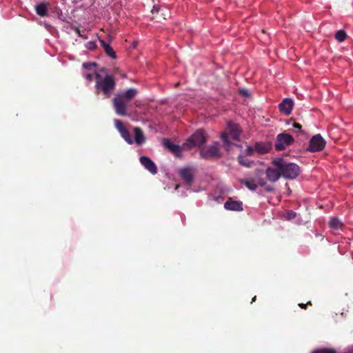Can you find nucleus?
<instances>
[{
  "instance_id": "12",
  "label": "nucleus",
  "mask_w": 353,
  "mask_h": 353,
  "mask_svg": "<svg viewBox=\"0 0 353 353\" xmlns=\"http://www.w3.org/2000/svg\"><path fill=\"white\" fill-rule=\"evenodd\" d=\"M179 174L185 184L190 187L193 182V170L190 168H184L179 171Z\"/></svg>"
},
{
  "instance_id": "15",
  "label": "nucleus",
  "mask_w": 353,
  "mask_h": 353,
  "mask_svg": "<svg viewBox=\"0 0 353 353\" xmlns=\"http://www.w3.org/2000/svg\"><path fill=\"white\" fill-rule=\"evenodd\" d=\"M254 149L259 154H266L271 149V145L266 142H256L254 144Z\"/></svg>"
},
{
  "instance_id": "7",
  "label": "nucleus",
  "mask_w": 353,
  "mask_h": 353,
  "mask_svg": "<svg viewBox=\"0 0 353 353\" xmlns=\"http://www.w3.org/2000/svg\"><path fill=\"white\" fill-rule=\"evenodd\" d=\"M200 154L206 159L219 157V143L215 142L213 145L201 147Z\"/></svg>"
},
{
  "instance_id": "9",
  "label": "nucleus",
  "mask_w": 353,
  "mask_h": 353,
  "mask_svg": "<svg viewBox=\"0 0 353 353\" xmlns=\"http://www.w3.org/2000/svg\"><path fill=\"white\" fill-rule=\"evenodd\" d=\"M114 126L119 132L122 138L129 144H132L134 143V140L131 137L130 132L128 129L124 127L122 122L119 119L114 120Z\"/></svg>"
},
{
  "instance_id": "5",
  "label": "nucleus",
  "mask_w": 353,
  "mask_h": 353,
  "mask_svg": "<svg viewBox=\"0 0 353 353\" xmlns=\"http://www.w3.org/2000/svg\"><path fill=\"white\" fill-rule=\"evenodd\" d=\"M207 141L204 131L197 130L183 144V149L188 150L193 147H201Z\"/></svg>"
},
{
  "instance_id": "13",
  "label": "nucleus",
  "mask_w": 353,
  "mask_h": 353,
  "mask_svg": "<svg viewBox=\"0 0 353 353\" xmlns=\"http://www.w3.org/2000/svg\"><path fill=\"white\" fill-rule=\"evenodd\" d=\"M293 105V101L291 99L286 98L279 104V108L281 112L285 115H289L292 112Z\"/></svg>"
},
{
  "instance_id": "19",
  "label": "nucleus",
  "mask_w": 353,
  "mask_h": 353,
  "mask_svg": "<svg viewBox=\"0 0 353 353\" xmlns=\"http://www.w3.org/2000/svg\"><path fill=\"white\" fill-rule=\"evenodd\" d=\"M99 41L107 55H108L112 59H116V53L112 49V48L110 46V44L106 43L104 40L100 39Z\"/></svg>"
},
{
  "instance_id": "37",
  "label": "nucleus",
  "mask_w": 353,
  "mask_h": 353,
  "mask_svg": "<svg viewBox=\"0 0 353 353\" xmlns=\"http://www.w3.org/2000/svg\"><path fill=\"white\" fill-rule=\"evenodd\" d=\"M255 300H256V296H254V297L252 299V302H254V301H255Z\"/></svg>"
},
{
  "instance_id": "2",
  "label": "nucleus",
  "mask_w": 353,
  "mask_h": 353,
  "mask_svg": "<svg viewBox=\"0 0 353 353\" xmlns=\"http://www.w3.org/2000/svg\"><path fill=\"white\" fill-rule=\"evenodd\" d=\"M138 93L135 88H129L125 91L119 92L112 99V105L115 112L119 116L127 114V105Z\"/></svg>"
},
{
  "instance_id": "25",
  "label": "nucleus",
  "mask_w": 353,
  "mask_h": 353,
  "mask_svg": "<svg viewBox=\"0 0 353 353\" xmlns=\"http://www.w3.org/2000/svg\"><path fill=\"white\" fill-rule=\"evenodd\" d=\"M97 65L94 62H86L83 63V68L86 70H92Z\"/></svg>"
},
{
  "instance_id": "29",
  "label": "nucleus",
  "mask_w": 353,
  "mask_h": 353,
  "mask_svg": "<svg viewBox=\"0 0 353 353\" xmlns=\"http://www.w3.org/2000/svg\"><path fill=\"white\" fill-rule=\"evenodd\" d=\"M293 127L294 128L295 132H300L301 130V125L298 123H294Z\"/></svg>"
},
{
  "instance_id": "26",
  "label": "nucleus",
  "mask_w": 353,
  "mask_h": 353,
  "mask_svg": "<svg viewBox=\"0 0 353 353\" xmlns=\"http://www.w3.org/2000/svg\"><path fill=\"white\" fill-rule=\"evenodd\" d=\"M254 152H256L254 147L253 148L252 146H248L245 150V154L248 156H252Z\"/></svg>"
},
{
  "instance_id": "30",
  "label": "nucleus",
  "mask_w": 353,
  "mask_h": 353,
  "mask_svg": "<svg viewBox=\"0 0 353 353\" xmlns=\"http://www.w3.org/2000/svg\"><path fill=\"white\" fill-rule=\"evenodd\" d=\"M84 77L89 81H92L93 80L94 74L88 73L84 75Z\"/></svg>"
},
{
  "instance_id": "11",
  "label": "nucleus",
  "mask_w": 353,
  "mask_h": 353,
  "mask_svg": "<svg viewBox=\"0 0 353 353\" xmlns=\"http://www.w3.org/2000/svg\"><path fill=\"white\" fill-rule=\"evenodd\" d=\"M163 144L172 153H173L175 157H180L181 156V150L182 148L183 149V145L181 147L180 145L174 143L168 139H164L163 140Z\"/></svg>"
},
{
  "instance_id": "31",
  "label": "nucleus",
  "mask_w": 353,
  "mask_h": 353,
  "mask_svg": "<svg viewBox=\"0 0 353 353\" xmlns=\"http://www.w3.org/2000/svg\"><path fill=\"white\" fill-rule=\"evenodd\" d=\"M265 190L268 192H272L274 190V188L270 185L266 183L265 186H264Z\"/></svg>"
},
{
  "instance_id": "6",
  "label": "nucleus",
  "mask_w": 353,
  "mask_h": 353,
  "mask_svg": "<svg viewBox=\"0 0 353 353\" xmlns=\"http://www.w3.org/2000/svg\"><path fill=\"white\" fill-rule=\"evenodd\" d=\"M294 142L293 137L287 133H281L276 136L274 143V148L276 151L285 150Z\"/></svg>"
},
{
  "instance_id": "35",
  "label": "nucleus",
  "mask_w": 353,
  "mask_h": 353,
  "mask_svg": "<svg viewBox=\"0 0 353 353\" xmlns=\"http://www.w3.org/2000/svg\"><path fill=\"white\" fill-rule=\"evenodd\" d=\"M240 92L244 96L248 95V91L247 90H241Z\"/></svg>"
},
{
  "instance_id": "3",
  "label": "nucleus",
  "mask_w": 353,
  "mask_h": 353,
  "mask_svg": "<svg viewBox=\"0 0 353 353\" xmlns=\"http://www.w3.org/2000/svg\"><path fill=\"white\" fill-rule=\"evenodd\" d=\"M94 74L96 77V92H101L106 98L110 97L116 88L114 77L110 74L103 77L97 72H95Z\"/></svg>"
},
{
  "instance_id": "10",
  "label": "nucleus",
  "mask_w": 353,
  "mask_h": 353,
  "mask_svg": "<svg viewBox=\"0 0 353 353\" xmlns=\"http://www.w3.org/2000/svg\"><path fill=\"white\" fill-rule=\"evenodd\" d=\"M141 164L151 174H156L157 173V167L152 160L145 156H142L139 159Z\"/></svg>"
},
{
  "instance_id": "16",
  "label": "nucleus",
  "mask_w": 353,
  "mask_h": 353,
  "mask_svg": "<svg viewBox=\"0 0 353 353\" xmlns=\"http://www.w3.org/2000/svg\"><path fill=\"white\" fill-rule=\"evenodd\" d=\"M239 181L252 191L257 189L256 178L242 179Z\"/></svg>"
},
{
  "instance_id": "28",
  "label": "nucleus",
  "mask_w": 353,
  "mask_h": 353,
  "mask_svg": "<svg viewBox=\"0 0 353 353\" xmlns=\"http://www.w3.org/2000/svg\"><path fill=\"white\" fill-rule=\"evenodd\" d=\"M257 186L259 185L261 187H264L266 185V181L264 179L257 178L256 179Z\"/></svg>"
},
{
  "instance_id": "34",
  "label": "nucleus",
  "mask_w": 353,
  "mask_h": 353,
  "mask_svg": "<svg viewBox=\"0 0 353 353\" xmlns=\"http://www.w3.org/2000/svg\"><path fill=\"white\" fill-rule=\"evenodd\" d=\"M100 72H101V73L105 74V75L108 74V70H107V69H106V68H101L100 69Z\"/></svg>"
},
{
  "instance_id": "36",
  "label": "nucleus",
  "mask_w": 353,
  "mask_h": 353,
  "mask_svg": "<svg viewBox=\"0 0 353 353\" xmlns=\"http://www.w3.org/2000/svg\"><path fill=\"white\" fill-rule=\"evenodd\" d=\"M345 353H353V346L350 347Z\"/></svg>"
},
{
  "instance_id": "20",
  "label": "nucleus",
  "mask_w": 353,
  "mask_h": 353,
  "mask_svg": "<svg viewBox=\"0 0 353 353\" xmlns=\"http://www.w3.org/2000/svg\"><path fill=\"white\" fill-rule=\"evenodd\" d=\"M238 161H239V163L241 165H243L244 167H246V168H250L254 164V161H253L250 160L246 157H245V156H243L242 154H240L238 157Z\"/></svg>"
},
{
  "instance_id": "17",
  "label": "nucleus",
  "mask_w": 353,
  "mask_h": 353,
  "mask_svg": "<svg viewBox=\"0 0 353 353\" xmlns=\"http://www.w3.org/2000/svg\"><path fill=\"white\" fill-rule=\"evenodd\" d=\"M49 6L48 3L42 2L37 3L35 6V11L36 13L40 17H46L48 14V7Z\"/></svg>"
},
{
  "instance_id": "27",
  "label": "nucleus",
  "mask_w": 353,
  "mask_h": 353,
  "mask_svg": "<svg viewBox=\"0 0 353 353\" xmlns=\"http://www.w3.org/2000/svg\"><path fill=\"white\" fill-rule=\"evenodd\" d=\"M313 353H336V352L332 349H322L316 350Z\"/></svg>"
},
{
  "instance_id": "21",
  "label": "nucleus",
  "mask_w": 353,
  "mask_h": 353,
  "mask_svg": "<svg viewBox=\"0 0 353 353\" xmlns=\"http://www.w3.org/2000/svg\"><path fill=\"white\" fill-rule=\"evenodd\" d=\"M330 227L333 230L341 229L343 226V223L338 218H332L329 223Z\"/></svg>"
},
{
  "instance_id": "1",
  "label": "nucleus",
  "mask_w": 353,
  "mask_h": 353,
  "mask_svg": "<svg viewBox=\"0 0 353 353\" xmlns=\"http://www.w3.org/2000/svg\"><path fill=\"white\" fill-rule=\"evenodd\" d=\"M300 172V168L297 164L289 162L283 158L277 157L272 161L271 165L265 169V174L268 181L275 183L280 177L289 180L295 179Z\"/></svg>"
},
{
  "instance_id": "14",
  "label": "nucleus",
  "mask_w": 353,
  "mask_h": 353,
  "mask_svg": "<svg viewBox=\"0 0 353 353\" xmlns=\"http://www.w3.org/2000/svg\"><path fill=\"white\" fill-rule=\"evenodd\" d=\"M224 208L228 210L242 211L243 210V203L240 201H233L229 199L224 203Z\"/></svg>"
},
{
  "instance_id": "18",
  "label": "nucleus",
  "mask_w": 353,
  "mask_h": 353,
  "mask_svg": "<svg viewBox=\"0 0 353 353\" xmlns=\"http://www.w3.org/2000/svg\"><path fill=\"white\" fill-rule=\"evenodd\" d=\"M134 142H135L137 145H141L145 141V137L143 134V131L140 128H134Z\"/></svg>"
},
{
  "instance_id": "23",
  "label": "nucleus",
  "mask_w": 353,
  "mask_h": 353,
  "mask_svg": "<svg viewBox=\"0 0 353 353\" xmlns=\"http://www.w3.org/2000/svg\"><path fill=\"white\" fill-rule=\"evenodd\" d=\"M296 216V213L292 210H288L285 214V218L287 220H292L295 219Z\"/></svg>"
},
{
  "instance_id": "22",
  "label": "nucleus",
  "mask_w": 353,
  "mask_h": 353,
  "mask_svg": "<svg viewBox=\"0 0 353 353\" xmlns=\"http://www.w3.org/2000/svg\"><path fill=\"white\" fill-rule=\"evenodd\" d=\"M347 34L344 30H340L336 32L335 38L339 42H343L345 40Z\"/></svg>"
},
{
  "instance_id": "8",
  "label": "nucleus",
  "mask_w": 353,
  "mask_h": 353,
  "mask_svg": "<svg viewBox=\"0 0 353 353\" xmlns=\"http://www.w3.org/2000/svg\"><path fill=\"white\" fill-rule=\"evenodd\" d=\"M325 141L320 134H316L311 139L307 150L312 152L321 151L325 148Z\"/></svg>"
},
{
  "instance_id": "32",
  "label": "nucleus",
  "mask_w": 353,
  "mask_h": 353,
  "mask_svg": "<svg viewBox=\"0 0 353 353\" xmlns=\"http://www.w3.org/2000/svg\"><path fill=\"white\" fill-rule=\"evenodd\" d=\"M160 8L158 6H154L152 10V13L159 12Z\"/></svg>"
},
{
  "instance_id": "33",
  "label": "nucleus",
  "mask_w": 353,
  "mask_h": 353,
  "mask_svg": "<svg viewBox=\"0 0 353 353\" xmlns=\"http://www.w3.org/2000/svg\"><path fill=\"white\" fill-rule=\"evenodd\" d=\"M311 305V302L309 301L307 302V304H303V303H300L299 305L301 307V308H303V309H305L306 308V305Z\"/></svg>"
},
{
  "instance_id": "4",
  "label": "nucleus",
  "mask_w": 353,
  "mask_h": 353,
  "mask_svg": "<svg viewBox=\"0 0 353 353\" xmlns=\"http://www.w3.org/2000/svg\"><path fill=\"white\" fill-rule=\"evenodd\" d=\"M240 136V130L238 125L232 122L228 123L227 130L221 134V139L224 146L228 150L233 143L231 140L239 141Z\"/></svg>"
},
{
  "instance_id": "24",
  "label": "nucleus",
  "mask_w": 353,
  "mask_h": 353,
  "mask_svg": "<svg viewBox=\"0 0 353 353\" xmlns=\"http://www.w3.org/2000/svg\"><path fill=\"white\" fill-rule=\"evenodd\" d=\"M85 47L90 50H94L97 48V45L94 41H89L85 44Z\"/></svg>"
}]
</instances>
